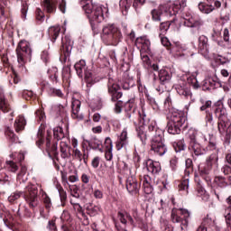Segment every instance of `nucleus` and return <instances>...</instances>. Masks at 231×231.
Segmentation results:
<instances>
[{"mask_svg":"<svg viewBox=\"0 0 231 231\" xmlns=\"http://www.w3.org/2000/svg\"><path fill=\"white\" fill-rule=\"evenodd\" d=\"M174 88L180 97L192 100V91H190V87L187 84V81L180 79L177 83L174 84Z\"/></svg>","mask_w":231,"mask_h":231,"instance_id":"nucleus-16","label":"nucleus"},{"mask_svg":"<svg viewBox=\"0 0 231 231\" xmlns=\"http://www.w3.org/2000/svg\"><path fill=\"white\" fill-rule=\"evenodd\" d=\"M131 5H133L131 0H120L119 1L120 9L125 10V12H127V10H129V8H131Z\"/></svg>","mask_w":231,"mask_h":231,"instance_id":"nucleus-59","label":"nucleus"},{"mask_svg":"<svg viewBox=\"0 0 231 231\" xmlns=\"http://www.w3.org/2000/svg\"><path fill=\"white\" fill-rule=\"evenodd\" d=\"M214 113L215 116L218 118V120H228V112L224 105L217 106L214 110Z\"/></svg>","mask_w":231,"mask_h":231,"instance_id":"nucleus-31","label":"nucleus"},{"mask_svg":"<svg viewBox=\"0 0 231 231\" xmlns=\"http://www.w3.org/2000/svg\"><path fill=\"white\" fill-rule=\"evenodd\" d=\"M117 217L120 223H122V225H125V226L127 225V223H129L130 225H134V223L133 217H131V215L127 213V211H119Z\"/></svg>","mask_w":231,"mask_h":231,"instance_id":"nucleus-30","label":"nucleus"},{"mask_svg":"<svg viewBox=\"0 0 231 231\" xmlns=\"http://www.w3.org/2000/svg\"><path fill=\"white\" fill-rule=\"evenodd\" d=\"M28 169L24 165H21L20 172L17 174L16 180L20 183H24L28 180V177L26 176Z\"/></svg>","mask_w":231,"mask_h":231,"instance_id":"nucleus-45","label":"nucleus"},{"mask_svg":"<svg viewBox=\"0 0 231 231\" xmlns=\"http://www.w3.org/2000/svg\"><path fill=\"white\" fill-rule=\"evenodd\" d=\"M144 167L151 174L156 176L162 172V164L159 162H154L151 159H148L144 162Z\"/></svg>","mask_w":231,"mask_h":231,"instance_id":"nucleus-21","label":"nucleus"},{"mask_svg":"<svg viewBox=\"0 0 231 231\" xmlns=\"http://www.w3.org/2000/svg\"><path fill=\"white\" fill-rule=\"evenodd\" d=\"M136 109V105L134 104V99L128 100L125 105V111L126 113H129L132 111V113H134Z\"/></svg>","mask_w":231,"mask_h":231,"instance_id":"nucleus-57","label":"nucleus"},{"mask_svg":"<svg viewBox=\"0 0 231 231\" xmlns=\"http://www.w3.org/2000/svg\"><path fill=\"white\" fill-rule=\"evenodd\" d=\"M38 189L37 186L33 184H29L26 187V190L23 191H14L8 197L9 203H15L21 196H23L26 203H28L31 208H35L39 205V198L37 197Z\"/></svg>","mask_w":231,"mask_h":231,"instance_id":"nucleus-4","label":"nucleus"},{"mask_svg":"<svg viewBox=\"0 0 231 231\" xmlns=\"http://www.w3.org/2000/svg\"><path fill=\"white\" fill-rule=\"evenodd\" d=\"M147 98V103L149 104V106H151V107L153 109V111H155L156 113H158V111H160V105H158V102H156V98H154L152 96H146Z\"/></svg>","mask_w":231,"mask_h":231,"instance_id":"nucleus-48","label":"nucleus"},{"mask_svg":"<svg viewBox=\"0 0 231 231\" xmlns=\"http://www.w3.org/2000/svg\"><path fill=\"white\" fill-rule=\"evenodd\" d=\"M5 167L8 172H16L19 171V164L12 159L5 162Z\"/></svg>","mask_w":231,"mask_h":231,"instance_id":"nucleus-46","label":"nucleus"},{"mask_svg":"<svg viewBox=\"0 0 231 231\" xmlns=\"http://www.w3.org/2000/svg\"><path fill=\"white\" fill-rule=\"evenodd\" d=\"M57 5H60V12L66 14V1L64 0H43L42 3L47 14H53L57 10Z\"/></svg>","mask_w":231,"mask_h":231,"instance_id":"nucleus-15","label":"nucleus"},{"mask_svg":"<svg viewBox=\"0 0 231 231\" xmlns=\"http://www.w3.org/2000/svg\"><path fill=\"white\" fill-rule=\"evenodd\" d=\"M199 42V53L202 55L204 59H209L210 51L208 50V38L205 35H200L198 39Z\"/></svg>","mask_w":231,"mask_h":231,"instance_id":"nucleus-18","label":"nucleus"},{"mask_svg":"<svg viewBox=\"0 0 231 231\" xmlns=\"http://www.w3.org/2000/svg\"><path fill=\"white\" fill-rule=\"evenodd\" d=\"M135 131L142 143L145 145L147 143V133L145 132V126L143 125L136 126Z\"/></svg>","mask_w":231,"mask_h":231,"instance_id":"nucleus-37","label":"nucleus"},{"mask_svg":"<svg viewBox=\"0 0 231 231\" xmlns=\"http://www.w3.org/2000/svg\"><path fill=\"white\" fill-rule=\"evenodd\" d=\"M198 6L201 14H212V12L216 10V7L214 6V5H210L208 3L205 4L203 2H200Z\"/></svg>","mask_w":231,"mask_h":231,"instance_id":"nucleus-40","label":"nucleus"},{"mask_svg":"<svg viewBox=\"0 0 231 231\" xmlns=\"http://www.w3.org/2000/svg\"><path fill=\"white\" fill-rule=\"evenodd\" d=\"M60 151L61 152V158L66 159L71 156V146L68 145V143L61 141L60 143Z\"/></svg>","mask_w":231,"mask_h":231,"instance_id":"nucleus-35","label":"nucleus"},{"mask_svg":"<svg viewBox=\"0 0 231 231\" xmlns=\"http://www.w3.org/2000/svg\"><path fill=\"white\" fill-rule=\"evenodd\" d=\"M171 217L172 223H180V230L185 231V228L189 226V222L190 221V211L185 208H173Z\"/></svg>","mask_w":231,"mask_h":231,"instance_id":"nucleus-12","label":"nucleus"},{"mask_svg":"<svg viewBox=\"0 0 231 231\" xmlns=\"http://www.w3.org/2000/svg\"><path fill=\"white\" fill-rule=\"evenodd\" d=\"M180 11V5L175 4H167L161 5L158 9L152 10V19L156 23H160L163 17H172Z\"/></svg>","mask_w":231,"mask_h":231,"instance_id":"nucleus-7","label":"nucleus"},{"mask_svg":"<svg viewBox=\"0 0 231 231\" xmlns=\"http://www.w3.org/2000/svg\"><path fill=\"white\" fill-rule=\"evenodd\" d=\"M14 127L15 133L24 131V127H26V119L23 116H18L14 121Z\"/></svg>","mask_w":231,"mask_h":231,"instance_id":"nucleus-32","label":"nucleus"},{"mask_svg":"<svg viewBox=\"0 0 231 231\" xmlns=\"http://www.w3.org/2000/svg\"><path fill=\"white\" fill-rule=\"evenodd\" d=\"M107 88H108V94L111 97L112 102H116L114 108L115 113H117V114L122 113V105L124 103L122 102V100H120V97H123L122 92L119 91L120 86L115 83V79L109 78Z\"/></svg>","mask_w":231,"mask_h":231,"instance_id":"nucleus-9","label":"nucleus"},{"mask_svg":"<svg viewBox=\"0 0 231 231\" xmlns=\"http://www.w3.org/2000/svg\"><path fill=\"white\" fill-rule=\"evenodd\" d=\"M128 143L127 128H125L116 143V148L117 151H122V149L127 147Z\"/></svg>","mask_w":231,"mask_h":231,"instance_id":"nucleus-24","label":"nucleus"},{"mask_svg":"<svg viewBox=\"0 0 231 231\" xmlns=\"http://www.w3.org/2000/svg\"><path fill=\"white\" fill-rule=\"evenodd\" d=\"M53 134L55 140L59 142V140H63L65 134H64V129L60 126H57L53 129Z\"/></svg>","mask_w":231,"mask_h":231,"instance_id":"nucleus-53","label":"nucleus"},{"mask_svg":"<svg viewBox=\"0 0 231 231\" xmlns=\"http://www.w3.org/2000/svg\"><path fill=\"white\" fill-rule=\"evenodd\" d=\"M74 69L79 79H82L85 75V80L87 83V88H91L93 84H97V82H100V78H97L93 75L90 70H88V66L86 65V60H80L79 61L76 62L74 65Z\"/></svg>","mask_w":231,"mask_h":231,"instance_id":"nucleus-8","label":"nucleus"},{"mask_svg":"<svg viewBox=\"0 0 231 231\" xmlns=\"http://www.w3.org/2000/svg\"><path fill=\"white\" fill-rule=\"evenodd\" d=\"M126 189L132 196H136L140 192V184L134 175H130L126 179Z\"/></svg>","mask_w":231,"mask_h":231,"instance_id":"nucleus-19","label":"nucleus"},{"mask_svg":"<svg viewBox=\"0 0 231 231\" xmlns=\"http://www.w3.org/2000/svg\"><path fill=\"white\" fill-rule=\"evenodd\" d=\"M182 18L184 19V25L191 29L190 33H192V35L199 33L201 26L205 24V22L199 15L192 14L190 12L183 13Z\"/></svg>","mask_w":231,"mask_h":231,"instance_id":"nucleus-10","label":"nucleus"},{"mask_svg":"<svg viewBox=\"0 0 231 231\" xmlns=\"http://www.w3.org/2000/svg\"><path fill=\"white\" fill-rule=\"evenodd\" d=\"M65 57H69L71 54V50H73V41L69 36H65L61 38V48Z\"/></svg>","mask_w":231,"mask_h":231,"instance_id":"nucleus-23","label":"nucleus"},{"mask_svg":"<svg viewBox=\"0 0 231 231\" xmlns=\"http://www.w3.org/2000/svg\"><path fill=\"white\" fill-rule=\"evenodd\" d=\"M36 14V20L39 23H42L44 21V13L42 12V10L41 8H37L35 11Z\"/></svg>","mask_w":231,"mask_h":231,"instance_id":"nucleus-64","label":"nucleus"},{"mask_svg":"<svg viewBox=\"0 0 231 231\" xmlns=\"http://www.w3.org/2000/svg\"><path fill=\"white\" fill-rule=\"evenodd\" d=\"M160 223H161V229L162 231H172V227L169 226V221L167 219L161 217Z\"/></svg>","mask_w":231,"mask_h":231,"instance_id":"nucleus-60","label":"nucleus"},{"mask_svg":"<svg viewBox=\"0 0 231 231\" xmlns=\"http://www.w3.org/2000/svg\"><path fill=\"white\" fill-rule=\"evenodd\" d=\"M49 95H51V97H58L59 98H64V93H62V90L60 88H55L53 87H51L48 90Z\"/></svg>","mask_w":231,"mask_h":231,"instance_id":"nucleus-56","label":"nucleus"},{"mask_svg":"<svg viewBox=\"0 0 231 231\" xmlns=\"http://www.w3.org/2000/svg\"><path fill=\"white\" fill-rule=\"evenodd\" d=\"M200 226H205L207 229L208 228H215L216 231H225L222 227H219L217 225H216V218L212 217L210 216H207Z\"/></svg>","mask_w":231,"mask_h":231,"instance_id":"nucleus-26","label":"nucleus"},{"mask_svg":"<svg viewBox=\"0 0 231 231\" xmlns=\"http://www.w3.org/2000/svg\"><path fill=\"white\" fill-rule=\"evenodd\" d=\"M151 152L155 156H163L167 152V146L163 143V130H157L151 141Z\"/></svg>","mask_w":231,"mask_h":231,"instance_id":"nucleus-11","label":"nucleus"},{"mask_svg":"<svg viewBox=\"0 0 231 231\" xmlns=\"http://www.w3.org/2000/svg\"><path fill=\"white\" fill-rule=\"evenodd\" d=\"M46 151L48 152V156L51 158H52L51 152L55 156V158H57V156L59 155V152H57V144L53 143L51 145V141L48 137L46 138Z\"/></svg>","mask_w":231,"mask_h":231,"instance_id":"nucleus-38","label":"nucleus"},{"mask_svg":"<svg viewBox=\"0 0 231 231\" xmlns=\"http://www.w3.org/2000/svg\"><path fill=\"white\" fill-rule=\"evenodd\" d=\"M82 9L89 20L92 32L97 35L100 32L98 24L109 17V8L104 5H93V0H81Z\"/></svg>","mask_w":231,"mask_h":231,"instance_id":"nucleus-2","label":"nucleus"},{"mask_svg":"<svg viewBox=\"0 0 231 231\" xmlns=\"http://www.w3.org/2000/svg\"><path fill=\"white\" fill-rule=\"evenodd\" d=\"M134 87V79L133 78H129L128 79H125L121 83V88L125 89V91H128L130 88Z\"/></svg>","mask_w":231,"mask_h":231,"instance_id":"nucleus-55","label":"nucleus"},{"mask_svg":"<svg viewBox=\"0 0 231 231\" xmlns=\"http://www.w3.org/2000/svg\"><path fill=\"white\" fill-rule=\"evenodd\" d=\"M35 116L38 124H41V127L38 130L36 137V145L39 149H42V144L44 143V131L42 130V125L46 120V114H44V111L38 109L35 112Z\"/></svg>","mask_w":231,"mask_h":231,"instance_id":"nucleus-14","label":"nucleus"},{"mask_svg":"<svg viewBox=\"0 0 231 231\" xmlns=\"http://www.w3.org/2000/svg\"><path fill=\"white\" fill-rule=\"evenodd\" d=\"M214 183L217 187H220V189H225V187H227L228 182H226V179L223 176H217L214 179Z\"/></svg>","mask_w":231,"mask_h":231,"instance_id":"nucleus-50","label":"nucleus"},{"mask_svg":"<svg viewBox=\"0 0 231 231\" xmlns=\"http://www.w3.org/2000/svg\"><path fill=\"white\" fill-rule=\"evenodd\" d=\"M171 55L176 57H192L194 53H190L187 51V46L180 42H174L171 44V47L168 48Z\"/></svg>","mask_w":231,"mask_h":231,"instance_id":"nucleus-17","label":"nucleus"},{"mask_svg":"<svg viewBox=\"0 0 231 231\" xmlns=\"http://www.w3.org/2000/svg\"><path fill=\"white\" fill-rule=\"evenodd\" d=\"M5 134L6 138L12 142V143H19V137L15 135V133H14V130H12L10 126L5 128Z\"/></svg>","mask_w":231,"mask_h":231,"instance_id":"nucleus-43","label":"nucleus"},{"mask_svg":"<svg viewBox=\"0 0 231 231\" xmlns=\"http://www.w3.org/2000/svg\"><path fill=\"white\" fill-rule=\"evenodd\" d=\"M135 46L139 50H143V51H147L151 50V41H149L145 37L137 38L135 41Z\"/></svg>","mask_w":231,"mask_h":231,"instance_id":"nucleus-29","label":"nucleus"},{"mask_svg":"<svg viewBox=\"0 0 231 231\" xmlns=\"http://www.w3.org/2000/svg\"><path fill=\"white\" fill-rule=\"evenodd\" d=\"M49 75L50 80L53 82V84H58L59 82V69L57 67H51V69H48L47 71Z\"/></svg>","mask_w":231,"mask_h":231,"instance_id":"nucleus-42","label":"nucleus"},{"mask_svg":"<svg viewBox=\"0 0 231 231\" xmlns=\"http://www.w3.org/2000/svg\"><path fill=\"white\" fill-rule=\"evenodd\" d=\"M90 149L94 151H99V152H104V149L102 148V141L98 140L97 137H93L90 141H87Z\"/></svg>","mask_w":231,"mask_h":231,"instance_id":"nucleus-34","label":"nucleus"},{"mask_svg":"<svg viewBox=\"0 0 231 231\" xmlns=\"http://www.w3.org/2000/svg\"><path fill=\"white\" fill-rule=\"evenodd\" d=\"M217 167H219V153H217V150L206 158L204 164L199 166V176L205 180L208 185H210V181L212 180L210 178L212 169H217Z\"/></svg>","mask_w":231,"mask_h":231,"instance_id":"nucleus-5","label":"nucleus"},{"mask_svg":"<svg viewBox=\"0 0 231 231\" xmlns=\"http://www.w3.org/2000/svg\"><path fill=\"white\" fill-rule=\"evenodd\" d=\"M176 24H179L178 19L173 18L171 22H163L160 25V30L162 31V33H165L170 28H173L176 26Z\"/></svg>","mask_w":231,"mask_h":231,"instance_id":"nucleus-41","label":"nucleus"},{"mask_svg":"<svg viewBox=\"0 0 231 231\" xmlns=\"http://www.w3.org/2000/svg\"><path fill=\"white\" fill-rule=\"evenodd\" d=\"M172 145L175 152H181V151H185V149H187V144H185V139H180L177 142H174Z\"/></svg>","mask_w":231,"mask_h":231,"instance_id":"nucleus-47","label":"nucleus"},{"mask_svg":"<svg viewBox=\"0 0 231 231\" xmlns=\"http://www.w3.org/2000/svg\"><path fill=\"white\" fill-rule=\"evenodd\" d=\"M80 106H81L80 100L72 98L71 116L74 120H78L79 122H80V120H84V115L80 114Z\"/></svg>","mask_w":231,"mask_h":231,"instance_id":"nucleus-22","label":"nucleus"},{"mask_svg":"<svg viewBox=\"0 0 231 231\" xmlns=\"http://www.w3.org/2000/svg\"><path fill=\"white\" fill-rule=\"evenodd\" d=\"M164 109L166 113H169L167 116V120L169 122H172L173 124H178L182 126L185 122H187V116H185V112L172 106V98H171L170 94L164 100Z\"/></svg>","mask_w":231,"mask_h":231,"instance_id":"nucleus-6","label":"nucleus"},{"mask_svg":"<svg viewBox=\"0 0 231 231\" xmlns=\"http://www.w3.org/2000/svg\"><path fill=\"white\" fill-rule=\"evenodd\" d=\"M148 125V131L150 133H153L152 136H154V134H156L157 131H162V129L158 128V126L156 125V122L155 121H149V123L146 125Z\"/></svg>","mask_w":231,"mask_h":231,"instance_id":"nucleus-58","label":"nucleus"},{"mask_svg":"<svg viewBox=\"0 0 231 231\" xmlns=\"http://www.w3.org/2000/svg\"><path fill=\"white\" fill-rule=\"evenodd\" d=\"M0 109L3 113H10V111H12L10 109V105H8L5 98V92L3 91V88H0Z\"/></svg>","mask_w":231,"mask_h":231,"instance_id":"nucleus-39","label":"nucleus"},{"mask_svg":"<svg viewBox=\"0 0 231 231\" xmlns=\"http://www.w3.org/2000/svg\"><path fill=\"white\" fill-rule=\"evenodd\" d=\"M223 214H224V217L226 219V226H227V230L231 231V214H230V208H223Z\"/></svg>","mask_w":231,"mask_h":231,"instance_id":"nucleus-49","label":"nucleus"},{"mask_svg":"<svg viewBox=\"0 0 231 231\" xmlns=\"http://www.w3.org/2000/svg\"><path fill=\"white\" fill-rule=\"evenodd\" d=\"M221 81L217 78H207L202 83L203 91H212L216 88H221Z\"/></svg>","mask_w":231,"mask_h":231,"instance_id":"nucleus-20","label":"nucleus"},{"mask_svg":"<svg viewBox=\"0 0 231 231\" xmlns=\"http://www.w3.org/2000/svg\"><path fill=\"white\" fill-rule=\"evenodd\" d=\"M101 39L106 46H118L124 39L122 30L115 23H107L103 26Z\"/></svg>","mask_w":231,"mask_h":231,"instance_id":"nucleus-3","label":"nucleus"},{"mask_svg":"<svg viewBox=\"0 0 231 231\" xmlns=\"http://www.w3.org/2000/svg\"><path fill=\"white\" fill-rule=\"evenodd\" d=\"M69 183H77L79 181V171L75 170L68 178Z\"/></svg>","mask_w":231,"mask_h":231,"instance_id":"nucleus-63","label":"nucleus"},{"mask_svg":"<svg viewBox=\"0 0 231 231\" xmlns=\"http://www.w3.org/2000/svg\"><path fill=\"white\" fill-rule=\"evenodd\" d=\"M143 189L144 191V194H152V190L154 189L152 188V179L149 175H144L143 178Z\"/></svg>","mask_w":231,"mask_h":231,"instance_id":"nucleus-28","label":"nucleus"},{"mask_svg":"<svg viewBox=\"0 0 231 231\" xmlns=\"http://www.w3.org/2000/svg\"><path fill=\"white\" fill-rule=\"evenodd\" d=\"M38 86H40L42 88V89L43 91H49L50 88V83H48V81L44 80V79H40L38 82H37Z\"/></svg>","mask_w":231,"mask_h":231,"instance_id":"nucleus-62","label":"nucleus"},{"mask_svg":"<svg viewBox=\"0 0 231 231\" xmlns=\"http://www.w3.org/2000/svg\"><path fill=\"white\" fill-rule=\"evenodd\" d=\"M188 83L192 86L193 89H199V82L196 78V74H192L187 78Z\"/></svg>","mask_w":231,"mask_h":231,"instance_id":"nucleus-54","label":"nucleus"},{"mask_svg":"<svg viewBox=\"0 0 231 231\" xmlns=\"http://www.w3.org/2000/svg\"><path fill=\"white\" fill-rule=\"evenodd\" d=\"M10 159L13 160V162H15L16 163H21V162H23V160H24V152H14L10 154Z\"/></svg>","mask_w":231,"mask_h":231,"instance_id":"nucleus-51","label":"nucleus"},{"mask_svg":"<svg viewBox=\"0 0 231 231\" xmlns=\"http://www.w3.org/2000/svg\"><path fill=\"white\" fill-rule=\"evenodd\" d=\"M17 60L20 64L19 68L22 69L23 73H26V68L24 67V57H32V47L30 42L22 40L16 48Z\"/></svg>","mask_w":231,"mask_h":231,"instance_id":"nucleus-13","label":"nucleus"},{"mask_svg":"<svg viewBox=\"0 0 231 231\" xmlns=\"http://www.w3.org/2000/svg\"><path fill=\"white\" fill-rule=\"evenodd\" d=\"M228 119H222L218 120L217 122V129L219 134H221V136H226L227 139L230 138V130L228 129L230 125H228Z\"/></svg>","mask_w":231,"mask_h":231,"instance_id":"nucleus-25","label":"nucleus"},{"mask_svg":"<svg viewBox=\"0 0 231 231\" xmlns=\"http://www.w3.org/2000/svg\"><path fill=\"white\" fill-rule=\"evenodd\" d=\"M171 79H172V74L169 72V70L165 69H162L159 71V82L161 86H165V84H169Z\"/></svg>","mask_w":231,"mask_h":231,"instance_id":"nucleus-27","label":"nucleus"},{"mask_svg":"<svg viewBox=\"0 0 231 231\" xmlns=\"http://www.w3.org/2000/svg\"><path fill=\"white\" fill-rule=\"evenodd\" d=\"M49 37L51 38V41L52 42H55L57 41V37H59L60 33V26H53L49 28Z\"/></svg>","mask_w":231,"mask_h":231,"instance_id":"nucleus-44","label":"nucleus"},{"mask_svg":"<svg viewBox=\"0 0 231 231\" xmlns=\"http://www.w3.org/2000/svg\"><path fill=\"white\" fill-rule=\"evenodd\" d=\"M139 120L140 123L142 124L141 125H147L149 122H151V118L147 114H145V110L142 109L139 111Z\"/></svg>","mask_w":231,"mask_h":231,"instance_id":"nucleus-52","label":"nucleus"},{"mask_svg":"<svg viewBox=\"0 0 231 231\" xmlns=\"http://www.w3.org/2000/svg\"><path fill=\"white\" fill-rule=\"evenodd\" d=\"M55 187L59 192L61 207H64L68 199V193H66V190H64V188H62V185H60V183L56 182Z\"/></svg>","mask_w":231,"mask_h":231,"instance_id":"nucleus-36","label":"nucleus"},{"mask_svg":"<svg viewBox=\"0 0 231 231\" xmlns=\"http://www.w3.org/2000/svg\"><path fill=\"white\" fill-rule=\"evenodd\" d=\"M181 125L178 123H172L171 121L167 122V132L169 134H180L181 133Z\"/></svg>","mask_w":231,"mask_h":231,"instance_id":"nucleus-33","label":"nucleus"},{"mask_svg":"<svg viewBox=\"0 0 231 231\" xmlns=\"http://www.w3.org/2000/svg\"><path fill=\"white\" fill-rule=\"evenodd\" d=\"M189 136V145L188 149L190 153L195 156H203L208 152V149L210 151H217V154H219V149L216 145V143L207 140V135L202 132H199L196 129H189L188 132Z\"/></svg>","mask_w":231,"mask_h":231,"instance_id":"nucleus-1","label":"nucleus"},{"mask_svg":"<svg viewBox=\"0 0 231 231\" xmlns=\"http://www.w3.org/2000/svg\"><path fill=\"white\" fill-rule=\"evenodd\" d=\"M179 190H189V178L183 177L182 181L179 184Z\"/></svg>","mask_w":231,"mask_h":231,"instance_id":"nucleus-61","label":"nucleus"}]
</instances>
